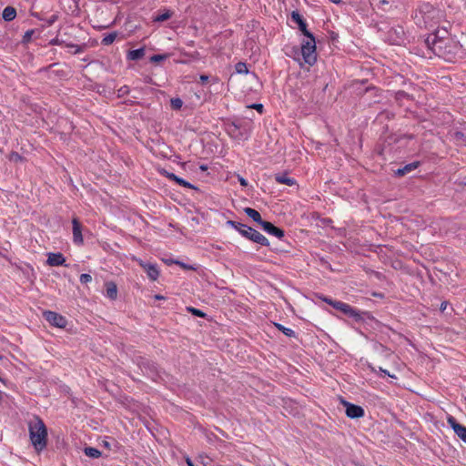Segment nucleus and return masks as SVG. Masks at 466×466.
<instances>
[{"label":"nucleus","mask_w":466,"mask_h":466,"mask_svg":"<svg viewBox=\"0 0 466 466\" xmlns=\"http://www.w3.org/2000/svg\"><path fill=\"white\" fill-rule=\"evenodd\" d=\"M79 280L82 284H87L92 281V276L87 273H83L80 275Z\"/></svg>","instance_id":"29"},{"label":"nucleus","mask_w":466,"mask_h":466,"mask_svg":"<svg viewBox=\"0 0 466 466\" xmlns=\"http://www.w3.org/2000/svg\"><path fill=\"white\" fill-rule=\"evenodd\" d=\"M0 380H2V379L0 378Z\"/></svg>","instance_id":"53"},{"label":"nucleus","mask_w":466,"mask_h":466,"mask_svg":"<svg viewBox=\"0 0 466 466\" xmlns=\"http://www.w3.org/2000/svg\"><path fill=\"white\" fill-rule=\"evenodd\" d=\"M84 453L89 458H99L101 456V451L94 447H86L84 449Z\"/></svg>","instance_id":"21"},{"label":"nucleus","mask_w":466,"mask_h":466,"mask_svg":"<svg viewBox=\"0 0 466 466\" xmlns=\"http://www.w3.org/2000/svg\"><path fill=\"white\" fill-rule=\"evenodd\" d=\"M425 43L434 55L445 60H451L456 54L457 45L450 38L431 35L427 37Z\"/></svg>","instance_id":"1"},{"label":"nucleus","mask_w":466,"mask_h":466,"mask_svg":"<svg viewBox=\"0 0 466 466\" xmlns=\"http://www.w3.org/2000/svg\"><path fill=\"white\" fill-rule=\"evenodd\" d=\"M333 4H339L341 0H329Z\"/></svg>","instance_id":"49"},{"label":"nucleus","mask_w":466,"mask_h":466,"mask_svg":"<svg viewBox=\"0 0 466 466\" xmlns=\"http://www.w3.org/2000/svg\"><path fill=\"white\" fill-rule=\"evenodd\" d=\"M307 38L308 39L301 45V55L305 63L309 66H313L317 61L315 37L311 35V37Z\"/></svg>","instance_id":"5"},{"label":"nucleus","mask_w":466,"mask_h":466,"mask_svg":"<svg viewBox=\"0 0 466 466\" xmlns=\"http://www.w3.org/2000/svg\"><path fill=\"white\" fill-rule=\"evenodd\" d=\"M318 298L322 301L328 303L329 305L332 306L334 309L341 311L345 315L354 319L356 321L363 320V316H367L368 318H370L369 312H360V310L354 309L348 303L339 300H334L332 299L325 297L324 295H318Z\"/></svg>","instance_id":"4"},{"label":"nucleus","mask_w":466,"mask_h":466,"mask_svg":"<svg viewBox=\"0 0 466 466\" xmlns=\"http://www.w3.org/2000/svg\"><path fill=\"white\" fill-rule=\"evenodd\" d=\"M244 212L247 216L252 218L255 222L258 223L260 226L264 222V220L261 218V215L256 209L251 208H245Z\"/></svg>","instance_id":"18"},{"label":"nucleus","mask_w":466,"mask_h":466,"mask_svg":"<svg viewBox=\"0 0 466 466\" xmlns=\"http://www.w3.org/2000/svg\"><path fill=\"white\" fill-rule=\"evenodd\" d=\"M66 259L62 253H49L47 258V264L52 267L64 265Z\"/></svg>","instance_id":"14"},{"label":"nucleus","mask_w":466,"mask_h":466,"mask_svg":"<svg viewBox=\"0 0 466 466\" xmlns=\"http://www.w3.org/2000/svg\"><path fill=\"white\" fill-rule=\"evenodd\" d=\"M2 399V391H0V400Z\"/></svg>","instance_id":"52"},{"label":"nucleus","mask_w":466,"mask_h":466,"mask_svg":"<svg viewBox=\"0 0 466 466\" xmlns=\"http://www.w3.org/2000/svg\"><path fill=\"white\" fill-rule=\"evenodd\" d=\"M291 21L298 25L299 29L307 37H311V33L307 29V23L298 10H294L290 15Z\"/></svg>","instance_id":"9"},{"label":"nucleus","mask_w":466,"mask_h":466,"mask_svg":"<svg viewBox=\"0 0 466 466\" xmlns=\"http://www.w3.org/2000/svg\"><path fill=\"white\" fill-rule=\"evenodd\" d=\"M167 55H154L150 57L151 62H160L167 59Z\"/></svg>","instance_id":"32"},{"label":"nucleus","mask_w":466,"mask_h":466,"mask_svg":"<svg viewBox=\"0 0 466 466\" xmlns=\"http://www.w3.org/2000/svg\"><path fill=\"white\" fill-rule=\"evenodd\" d=\"M420 165V161H414V162L409 163V164L405 165L404 167H400L397 170H395L394 174L396 177H403V176L412 172L413 170H415L417 167H419Z\"/></svg>","instance_id":"13"},{"label":"nucleus","mask_w":466,"mask_h":466,"mask_svg":"<svg viewBox=\"0 0 466 466\" xmlns=\"http://www.w3.org/2000/svg\"><path fill=\"white\" fill-rule=\"evenodd\" d=\"M198 459L200 460V462L204 465V466H209L210 463H211V460L209 457H208L207 455H204V454H201L198 456Z\"/></svg>","instance_id":"31"},{"label":"nucleus","mask_w":466,"mask_h":466,"mask_svg":"<svg viewBox=\"0 0 466 466\" xmlns=\"http://www.w3.org/2000/svg\"><path fill=\"white\" fill-rule=\"evenodd\" d=\"M227 224L238 230L247 239L264 247L269 246L268 239L255 228L234 220H228Z\"/></svg>","instance_id":"3"},{"label":"nucleus","mask_w":466,"mask_h":466,"mask_svg":"<svg viewBox=\"0 0 466 466\" xmlns=\"http://www.w3.org/2000/svg\"><path fill=\"white\" fill-rule=\"evenodd\" d=\"M29 436L35 450L42 451L47 444V430L44 421L35 416L28 423Z\"/></svg>","instance_id":"2"},{"label":"nucleus","mask_w":466,"mask_h":466,"mask_svg":"<svg viewBox=\"0 0 466 466\" xmlns=\"http://www.w3.org/2000/svg\"><path fill=\"white\" fill-rule=\"evenodd\" d=\"M238 129H239L238 126H237L235 123H233L232 125H230V126L228 127V133H229L231 136H235V137H237L236 132H237V131H238Z\"/></svg>","instance_id":"33"},{"label":"nucleus","mask_w":466,"mask_h":466,"mask_svg":"<svg viewBox=\"0 0 466 466\" xmlns=\"http://www.w3.org/2000/svg\"><path fill=\"white\" fill-rule=\"evenodd\" d=\"M170 106L174 110H179L183 106V101L179 97L171 98Z\"/></svg>","instance_id":"25"},{"label":"nucleus","mask_w":466,"mask_h":466,"mask_svg":"<svg viewBox=\"0 0 466 466\" xmlns=\"http://www.w3.org/2000/svg\"><path fill=\"white\" fill-rule=\"evenodd\" d=\"M380 371L381 373L385 374V375H388V376H390V377H392V376L390 374V372H389L388 370H383L382 368H380Z\"/></svg>","instance_id":"42"},{"label":"nucleus","mask_w":466,"mask_h":466,"mask_svg":"<svg viewBox=\"0 0 466 466\" xmlns=\"http://www.w3.org/2000/svg\"><path fill=\"white\" fill-rule=\"evenodd\" d=\"M174 177L172 178V181H175L176 183L177 182V179L179 178V177H177V175L173 176Z\"/></svg>","instance_id":"47"},{"label":"nucleus","mask_w":466,"mask_h":466,"mask_svg":"<svg viewBox=\"0 0 466 466\" xmlns=\"http://www.w3.org/2000/svg\"><path fill=\"white\" fill-rule=\"evenodd\" d=\"M186 461L187 466H195L193 461L189 458H187Z\"/></svg>","instance_id":"43"},{"label":"nucleus","mask_w":466,"mask_h":466,"mask_svg":"<svg viewBox=\"0 0 466 466\" xmlns=\"http://www.w3.org/2000/svg\"><path fill=\"white\" fill-rule=\"evenodd\" d=\"M11 158L14 159V160H18V159H21V157H20L19 154L15 153V154L12 155Z\"/></svg>","instance_id":"41"},{"label":"nucleus","mask_w":466,"mask_h":466,"mask_svg":"<svg viewBox=\"0 0 466 466\" xmlns=\"http://www.w3.org/2000/svg\"><path fill=\"white\" fill-rule=\"evenodd\" d=\"M276 328L285 334L287 337L292 338L295 337V331L289 328H286L279 323H275Z\"/></svg>","instance_id":"23"},{"label":"nucleus","mask_w":466,"mask_h":466,"mask_svg":"<svg viewBox=\"0 0 466 466\" xmlns=\"http://www.w3.org/2000/svg\"><path fill=\"white\" fill-rule=\"evenodd\" d=\"M235 69L238 74H248V73L247 64L244 62L237 63L235 66Z\"/></svg>","instance_id":"24"},{"label":"nucleus","mask_w":466,"mask_h":466,"mask_svg":"<svg viewBox=\"0 0 466 466\" xmlns=\"http://www.w3.org/2000/svg\"><path fill=\"white\" fill-rule=\"evenodd\" d=\"M144 56H145V48L141 47L138 49L128 51V53L127 55V58L128 60L137 61V60L142 59L144 57Z\"/></svg>","instance_id":"17"},{"label":"nucleus","mask_w":466,"mask_h":466,"mask_svg":"<svg viewBox=\"0 0 466 466\" xmlns=\"http://www.w3.org/2000/svg\"><path fill=\"white\" fill-rule=\"evenodd\" d=\"M464 137L465 136H464V134L462 132L458 131V132L455 133V137L458 140H464Z\"/></svg>","instance_id":"38"},{"label":"nucleus","mask_w":466,"mask_h":466,"mask_svg":"<svg viewBox=\"0 0 466 466\" xmlns=\"http://www.w3.org/2000/svg\"><path fill=\"white\" fill-rule=\"evenodd\" d=\"M63 43H64V41L60 40L58 37H56V38H54V39H52L50 41V45H53V46H55V45H57V46L58 45H62Z\"/></svg>","instance_id":"37"},{"label":"nucleus","mask_w":466,"mask_h":466,"mask_svg":"<svg viewBox=\"0 0 466 466\" xmlns=\"http://www.w3.org/2000/svg\"><path fill=\"white\" fill-rule=\"evenodd\" d=\"M447 423L451 426V428L453 430L454 433L463 441L466 443V427L462 424L459 423L457 420L451 416L449 415L447 417Z\"/></svg>","instance_id":"8"},{"label":"nucleus","mask_w":466,"mask_h":466,"mask_svg":"<svg viewBox=\"0 0 466 466\" xmlns=\"http://www.w3.org/2000/svg\"><path fill=\"white\" fill-rule=\"evenodd\" d=\"M275 180L279 184H285L288 186L296 185V180L290 177H289L285 173H279L275 176Z\"/></svg>","instance_id":"16"},{"label":"nucleus","mask_w":466,"mask_h":466,"mask_svg":"<svg viewBox=\"0 0 466 466\" xmlns=\"http://www.w3.org/2000/svg\"><path fill=\"white\" fill-rule=\"evenodd\" d=\"M66 46L70 48V49H73V51H72L73 54H79V53H82L85 50V46H78V45H74V44H66Z\"/></svg>","instance_id":"26"},{"label":"nucleus","mask_w":466,"mask_h":466,"mask_svg":"<svg viewBox=\"0 0 466 466\" xmlns=\"http://www.w3.org/2000/svg\"><path fill=\"white\" fill-rule=\"evenodd\" d=\"M208 80V76H206V75H201L200 76V82H201V84L207 83Z\"/></svg>","instance_id":"40"},{"label":"nucleus","mask_w":466,"mask_h":466,"mask_svg":"<svg viewBox=\"0 0 466 466\" xmlns=\"http://www.w3.org/2000/svg\"><path fill=\"white\" fill-rule=\"evenodd\" d=\"M72 226H73V240L74 243L76 245H82L83 244V236H82V225L79 222L78 218H74L72 220Z\"/></svg>","instance_id":"11"},{"label":"nucleus","mask_w":466,"mask_h":466,"mask_svg":"<svg viewBox=\"0 0 466 466\" xmlns=\"http://www.w3.org/2000/svg\"><path fill=\"white\" fill-rule=\"evenodd\" d=\"M139 265L143 268L149 279L157 280L158 279L159 269L157 264H152L150 262H144L143 260H139Z\"/></svg>","instance_id":"10"},{"label":"nucleus","mask_w":466,"mask_h":466,"mask_svg":"<svg viewBox=\"0 0 466 466\" xmlns=\"http://www.w3.org/2000/svg\"><path fill=\"white\" fill-rule=\"evenodd\" d=\"M200 169L203 171H206L208 169V167L205 165L200 166Z\"/></svg>","instance_id":"46"},{"label":"nucleus","mask_w":466,"mask_h":466,"mask_svg":"<svg viewBox=\"0 0 466 466\" xmlns=\"http://www.w3.org/2000/svg\"><path fill=\"white\" fill-rule=\"evenodd\" d=\"M446 308V303H442L441 306V310H444Z\"/></svg>","instance_id":"50"},{"label":"nucleus","mask_w":466,"mask_h":466,"mask_svg":"<svg viewBox=\"0 0 466 466\" xmlns=\"http://www.w3.org/2000/svg\"><path fill=\"white\" fill-rule=\"evenodd\" d=\"M106 296L111 300H115L117 297V287L115 282L108 281L106 283Z\"/></svg>","instance_id":"15"},{"label":"nucleus","mask_w":466,"mask_h":466,"mask_svg":"<svg viewBox=\"0 0 466 466\" xmlns=\"http://www.w3.org/2000/svg\"><path fill=\"white\" fill-rule=\"evenodd\" d=\"M3 19L6 22L13 21L16 16V10L13 6H6L3 10Z\"/></svg>","instance_id":"19"},{"label":"nucleus","mask_w":466,"mask_h":466,"mask_svg":"<svg viewBox=\"0 0 466 466\" xmlns=\"http://www.w3.org/2000/svg\"><path fill=\"white\" fill-rule=\"evenodd\" d=\"M155 298L156 299H164V297L161 295H156Z\"/></svg>","instance_id":"48"},{"label":"nucleus","mask_w":466,"mask_h":466,"mask_svg":"<svg viewBox=\"0 0 466 466\" xmlns=\"http://www.w3.org/2000/svg\"><path fill=\"white\" fill-rule=\"evenodd\" d=\"M390 2L388 0H380L378 4V8L385 10L384 5H388Z\"/></svg>","instance_id":"36"},{"label":"nucleus","mask_w":466,"mask_h":466,"mask_svg":"<svg viewBox=\"0 0 466 466\" xmlns=\"http://www.w3.org/2000/svg\"><path fill=\"white\" fill-rule=\"evenodd\" d=\"M187 310L188 312H190L194 316L201 317V318H205L206 317V313H204L202 310H200L198 309H196V308H193V307H187Z\"/></svg>","instance_id":"27"},{"label":"nucleus","mask_w":466,"mask_h":466,"mask_svg":"<svg viewBox=\"0 0 466 466\" xmlns=\"http://www.w3.org/2000/svg\"><path fill=\"white\" fill-rule=\"evenodd\" d=\"M238 181L241 186H243V187L248 186V181L244 177L238 176Z\"/></svg>","instance_id":"39"},{"label":"nucleus","mask_w":466,"mask_h":466,"mask_svg":"<svg viewBox=\"0 0 466 466\" xmlns=\"http://www.w3.org/2000/svg\"><path fill=\"white\" fill-rule=\"evenodd\" d=\"M177 264L180 265L182 268H187L184 263L182 262H179V261H176Z\"/></svg>","instance_id":"45"},{"label":"nucleus","mask_w":466,"mask_h":466,"mask_svg":"<svg viewBox=\"0 0 466 466\" xmlns=\"http://www.w3.org/2000/svg\"><path fill=\"white\" fill-rule=\"evenodd\" d=\"M179 186H182L184 187H187V188H196V187H194L192 184H190L189 182L186 181L185 179L179 177L177 179V182Z\"/></svg>","instance_id":"30"},{"label":"nucleus","mask_w":466,"mask_h":466,"mask_svg":"<svg viewBox=\"0 0 466 466\" xmlns=\"http://www.w3.org/2000/svg\"><path fill=\"white\" fill-rule=\"evenodd\" d=\"M116 36H117L116 32L109 33L103 37L101 44L104 46H109V45L113 44V42L116 40Z\"/></svg>","instance_id":"22"},{"label":"nucleus","mask_w":466,"mask_h":466,"mask_svg":"<svg viewBox=\"0 0 466 466\" xmlns=\"http://www.w3.org/2000/svg\"><path fill=\"white\" fill-rule=\"evenodd\" d=\"M104 445L107 448H109V443L107 441H104Z\"/></svg>","instance_id":"51"},{"label":"nucleus","mask_w":466,"mask_h":466,"mask_svg":"<svg viewBox=\"0 0 466 466\" xmlns=\"http://www.w3.org/2000/svg\"><path fill=\"white\" fill-rule=\"evenodd\" d=\"M248 108H254L261 114L263 112L264 106L262 104H252V105L248 106Z\"/></svg>","instance_id":"34"},{"label":"nucleus","mask_w":466,"mask_h":466,"mask_svg":"<svg viewBox=\"0 0 466 466\" xmlns=\"http://www.w3.org/2000/svg\"><path fill=\"white\" fill-rule=\"evenodd\" d=\"M130 92V88L127 86H123L117 90V96L123 97L128 95Z\"/></svg>","instance_id":"28"},{"label":"nucleus","mask_w":466,"mask_h":466,"mask_svg":"<svg viewBox=\"0 0 466 466\" xmlns=\"http://www.w3.org/2000/svg\"><path fill=\"white\" fill-rule=\"evenodd\" d=\"M341 404L346 408V415L350 419H360L365 414L364 409L359 405L341 400Z\"/></svg>","instance_id":"6"},{"label":"nucleus","mask_w":466,"mask_h":466,"mask_svg":"<svg viewBox=\"0 0 466 466\" xmlns=\"http://www.w3.org/2000/svg\"><path fill=\"white\" fill-rule=\"evenodd\" d=\"M262 228L269 235L275 236L281 239L284 237V230L275 227L272 223L265 221L261 224Z\"/></svg>","instance_id":"12"},{"label":"nucleus","mask_w":466,"mask_h":466,"mask_svg":"<svg viewBox=\"0 0 466 466\" xmlns=\"http://www.w3.org/2000/svg\"><path fill=\"white\" fill-rule=\"evenodd\" d=\"M44 317L46 321L56 328H65L67 324L66 318L55 311L46 310L44 312Z\"/></svg>","instance_id":"7"},{"label":"nucleus","mask_w":466,"mask_h":466,"mask_svg":"<svg viewBox=\"0 0 466 466\" xmlns=\"http://www.w3.org/2000/svg\"><path fill=\"white\" fill-rule=\"evenodd\" d=\"M166 176H167V177H168L170 180H172V178L174 177L173 176H175V174H174V173H168V172H167V175H166Z\"/></svg>","instance_id":"44"},{"label":"nucleus","mask_w":466,"mask_h":466,"mask_svg":"<svg viewBox=\"0 0 466 466\" xmlns=\"http://www.w3.org/2000/svg\"><path fill=\"white\" fill-rule=\"evenodd\" d=\"M34 34V30H28L25 33L24 41L28 42Z\"/></svg>","instance_id":"35"},{"label":"nucleus","mask_w":466,"mask_h":466,"mask_svg":"<svg viewBox=\"0 0 466 466\" xmlns=\"http://www.w3.org/2000/svg\"><path fill=\"white\" fill-rule=\"evenodd\" d=\"M173 12L171 10H165L163 13L157 15L154 17V22H164L172 17Z\"/></svg>","instance_id":"20"}]
</instances>
